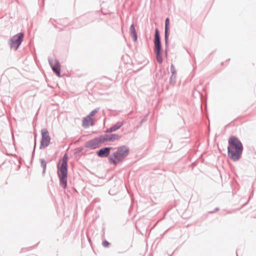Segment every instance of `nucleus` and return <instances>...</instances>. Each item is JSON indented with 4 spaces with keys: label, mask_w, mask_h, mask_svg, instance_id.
Returning <instances> with one entry per match:
<instances>
[{
    "label": "nucleus",
    "mask_w": 256,
    "mask_h": 256,
    "mask_svg": "<svg viewBox=\"0 0 256 256\" xmlns=\"http://www.w3.org/2000/svg\"><path fill=\"white\" fill-rule=\"evenodd\" d=\"M218 210V208H216V210Z\"/></svg>",
    "instance_id": "22"
},
{
    "label": "nucleus",
    "mask_w": 256,
    "mask_h": 256,
    "mask_svg": "<svg viewBox=\"0 0 256 256\" xmlns=\"http://www.w3.org/2000/svg\"><path fill=\"white\" fill-rule=\"evenodd\" d=\"M36 146V140H35V143H34V150H33V154L34 152Z\"/></svg>",
    "instance_id": "21"
},
{
    "label": "nucleus",
    "mask_w": 256,
    "mask_h": 256,
    "mask_svg": "<svg viewBox=\"0 0 256 256\" xmlns=\"http://www.w3.org/2000/svg\"><path fill=\"white\" fill-rule=\"evenodd\" d=\"M154 44V51L156 54V60L158 63L161 64L163 61L161 52L162 50V44L159 31L157 28L155 30Z\"/></svg>",
    "instance_id": "4"
},
{
    "label": "nucleus",
    "mask_w": 256,
    "mask_h": 256,
    "mask_svg": "<svg viewBox=\"0 0 256 256\" xmlns=\"http://www.w3.org/2000/svg\"><path fill=\"white\" fill-rule=\"evenodd\" d=\"M134 38V40L136 42L137 40V34L136 33L132 34Z\"/></svg>",
    "instance_id": "20"
},
{
    "label": "nucleus",
    "mask_w": 256,
    "mask_h": 256,
    "mask_svg": "<svg viewBox=\"0 0 256 256\" xmlns=\"http://www.w3.org/2000/svg\"><path fill=\"white\" fill-rule=\"evenodd\" d=\"M113 148L112 147H105L98 150L96 154L100 158H106L110 154V150Z\"/></svg>",
    "instance_id": "11"
},
{
    "label": "nucleus",
    "mask_w": 256,
    "mask_h": 256,
    "mask_svg": "<svg viewBox=\"0 0 256 256\" xmlns=\"http://www.w3.org/2000/svg\"><path fill=\"white\" fill-rule=\"evenodd\" d=\"M99 110H100L99 108H96L94 110L90 112V114H88V116L91 118L92 116H94L96 113H97L98 112V111Z\"/></svg>",
    "instance_id": "16"
},
{
    "label": "nucleus",
    "mask_w": 256,
    "mask_h": 256,
    "mask_svg": "<svg viewBox=\"0 0 256 256\" xmlns=\"http://www.w3.org/2000/svg\"><path fill=\"white\" fill-rule=\"evenodd\" d=\"M130 30L132 34L136 33L134 24L130 26Z\"/></svg>",
    "instance_id": "17"
},
{
    "label": "nucleus",
    "mask_w": 256,
    "mask_h": 256,
    "mask_svg": "<svg viewBox=\"0 0 256 256\" xmlns=\"http://www.w3.org/2000/svg\"><path fill=\"white\" fill-rule=\"evenodd\" d=\"M40 164H41V166L43 170H42V174L44 175L45 172H46V161L43 159V158H40Z\"/></svg>",
    "instance_id": "13"
},
{
    "label": "nucleus",
    "mask_w": 256,
    "mask_h": 256,
    "mask_svg": "<svg viewBox=\"0 0 256 256\" xmlns=\"http://www.w3.org/2000/svg\"><path fill=\"white\" fill-rule=\"evenodd\" d=\"M124 124V122H118L112 126L110 128L106 130V132H115L116 130H118L120 128V127Z\"/></svg>",
    "instance_id": "12"
},
{
    "label": "nucleus",
    "mask_w": 256,
    "mask_h": 256,
    "mask_svg": "<svg viewBox=\"0 0 256 256\" xmlns=\"http://www.w3.org/2000/svg\"><path fill=\"white\" fill-rule=\"evenodd\" d=\"M228 154L229 158L234 161L238 160L241 157L243 146L240 140L234 136L230 137L228 140Z\"/></svg>",
    "instance_id": "1"
},
{
    "label": "nucleus",
    "mask_w": 256,
    "mask_h": 256,
    "mask_svg": "<svg viewBox=\"0 0 256 256\" xmlns=\"http://www.w3.org/2000/svg\"><path fill=\"white\" fill-rule=\"evenodd\" d=\"M129 152V148L126 146L118 148L116 152H114L109 157L108 160L110 162L114 165L117 164L128 156Z\"/></svg>",
    "instance_id": "2"
},
{
    "label": "nucleus",
    "mask_w": 256,
    "mask_h": 256,
    "mask_svg": "<svg viewBox=\"0 0 256 256\" xmlns=\"http://www.w3.org/2000/svg\"><path fill=\"white\" fill-rule=\"evenodd\" d=\"M68 158L67 155L65 154L62 158V164L60 170L58 171L60 184L64 188H66L67 186Z\"/></svg>",
    "instance_id": "3"
},
{
    "label": "nucleus",
    "mask_w": 256,
    "mask_h": 256,
    "mask_svg": "<svg viewBox=\"0 0 256 256\" xmlns=\"http://www.w3.org/2000/svg\"><path fill=\"white\" fill-rule=\"evenodd\" d=\"M176 74H174L173 76V74H172V75L170 76V83L172 84H174L176 82Z\"/></svg>",
    "instance_id": "15"
},
{
    "label": "nucleus",
    "mask_w": 256,
    "mask_h": 256,
    "mask_svg": "<svg viewBox=\"0 0 256 256\" xmlns=\"http://www.w3.org/2000/svg\"><path fill=\"white\" fill-rule=\"evenodd\" d=\"M92 120V118L88 115L86 117L84 118L82 120V125L84 126H88V122Z\"/></svg>",
    "instance_id": "14"
},
{
    "label": "nucleus",
    "mask_w": 256,
    "mask_h": 256,
    "mask_svg": "<svg viewBox=\"0 0 256 256\" xmlns=\"http://www.w3.org/2000/svg\"><path fill=\"white\" fill-rule=\"evenodd\" d=\"M102 143L100 137L94 138L85 144V147L90 149H95L98 148Z\"/></svg>",
    "instance_id": "9"
},
{
    "label": "nucleus",
    "mask_w": 256,
    "mask_h": 256,
    "mask_svg": "<svg viewBox=\"0 0 256 256\" xmlns=\"http://www.w3.org/2000/svg\"><path fill=\"white\" fill-rule=\"evenodd\" d=\"M170 71H171V72L172 73V74H173V76L174 74H176V70L173 64H172L170 66Z\"/></svg>",
    "instance_id": "18"
},
{
    "label": "nucleus",
    "mask_w": 256,
    "mask_h": 256,
    "mask_svg": "<svg viewBox=\"0 0 256 256\" xmlns=\"http://www.w3.org/2000/svg\"><path fill=\"white\" fill-rule=\"evenodd\" d=\"M102 244L104 247H108L110 245V243L108 241L104 240L102 242Z\"/></svg>",
    "instance_id": "19"
},
{
    "label": "nucleus",
    "mask_w": 256,
    "mask_h": 256,
    "mask_svg": "<svg viewBox=\"0 0 256 256\" xmlns=\"http://www.w3.org/2000/svg\"><path fill=\"white\" fill-rule=\"evenodd\" d=\"M24 36L22 32H20L12 36L10 43V48L16 50L22 41Z\"/></svg>",
    "instance_id": "5"
},
{
    "label": "nucleus",
    "mask_w": 256,
    "mask_h": 256,
    "mask_svg": "<svg viewBox=\"0 0 256 256\" xmlns=\"http://www.w3.org/2000/svg\"><path fill=\"white\" fill-rule=\"evenodd\" d=\"M169 24L170 20L166 18L165 20V28H164V42H165V54L166 56H168V36H169Z\"/></svg>",
    "instance_id": "8"
},
{
    "label": "nucleus",
    "mask_w": 256,
    "mask_h": 256,
    "mask_svg": "<svg viewBox=\"0 0 256 256\" xmlns=\"http://www.w3.org/2000/svg\"><path fill=\"white\" fill-rule=\"evenodd\" d=\"M120 137V136L117 134H104L100 136L102 143L106 141L114 142L118 140Z\"/></svg>",
    "instance_id": "10"
},
{
    "label": "nucleus",
    "mask_w": 256,
    "mask_h": 256,
    "mask_svg": "<svg viewBox=\"0 0 256 256\" xmlns=\"http://www.w3.org/2000/svg\"><path fill=\"white\" fill-rule=\"evenodd\" d=\"M48 63L50 66L52 71L58 76H60V65L57 60H53L52 58H48Z\"/></svg>",
    "instance_id": "7"
},
{
    "label": "nucleus",
    "mask_w": 256,
    "mask_h": 256,
    "mask_svg": "<svg viewBox=\"0 0 256 256\" xmlns=\"http://www.w3.org/2000/svg\"><path fill=\"white\" fill-rule=\"evenodd\" d=\"M42 138L40 146V149H43L47 147L50 143V137L48 132L46 128H43L41 130Z\"/></svg>",
    "instance_id": "6"
}]
</instances>
